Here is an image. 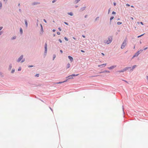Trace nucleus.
<instances>
[{
	"label": "nucleus",
	"instance_id": "1",
	"mask_svg": "<svg viewBox=\"0 0 148 148\" xmlns=\"http://www.w3.org/2000/svg\"><path fill=\"white\" fill-rule=\"evenodd\" d=\"M112 40V38L111 37L108 38V40L105 41V43L107 44L110 43Z\"/></svg>",
	"mask_w": 148,
	"mask_h": 148
},
{
	"label": "nucleus",
	"instance_id": "2",
	"mask_svg": "<svg viewBox=\"0 0 148 148\" xmlns=\"http://www.w3.org/2000/svg\"><path fill=\"white\" fill-rule=\"evenodd\" d=\"M126 42H127L126 40H124L123 42V43L122 44L121 47V48L122 49L124 48L125 47V46L126 45Z\"/></svg>",
	"mask_w": 148,
	"mask_h": 148
},
{
	"label": "nucleus",
	"instance_id": "3",
	"mask_svg": "<svg viewBox=\"0 0 148 148\" xmlns=\"http://www.w3.org/2000/svg\"><path fill=\"white\" fill-rule=\"evenodd\" d=\"M143 51V50H140L138 51L137 53H136L133 56V58H134L135 57H137L138 56V55L139 54L140 52H142Z\"/></svg>",
	"mask_w": 148,
	"mask_h": 148
},
{
	"label": "nucleus",
	"instance_id": "4",
	"mask_svg": "<svg viewBox=\"0 0 148 148\" xmlns=\"http://www.w3.org/2000/svg\"><path fill=\"white\" fill-rule=\"evenodd\" d=\"M131 67H126L125 68L123 69V70H121V71H118V72L119 73L123 72L125 71H126V70H128L129 69H131Z\"/></svg>",
	"mask_w": 148,
	"mask_h": 148
},
{
	"label": "nucleus",
	"instance_id": "5",
	"mask_svg": "<svg viewBox=\"0 0 148 148\" xmlns=\"http://www.w3.org/2000/svg\"><path fill=\"white\" fill-rule=\"evenodd\" d=\"M78 75V74L75 75V74H72L71 75L69 76L68 77H70L69 79H73V76H76Z\"/></svg>",
	"mask_w": 148,
	"mask_h": 148
},
{
	"label": "nucleus",
	"instance_id": "6",
	"mask_svg": "<svg viewBox=\"0 0 148 148\" xmlns=\"http://www.w3.org/2000/svg\"><path fill=\"white\" fill-rule=\"evenodd\" d=\"M23 58V55H21L19 57V58L18 59V60H17V62H20L21 60Z\"/></svg>",
	"mask_w": 148,
	"mask_h": 148
},
{
	"label": "nucleus",
	"instance_id": "7",
	"mask_svg": "<svg viewBox=\"0 0 148 148\" xmlns=\"http://www.w3.org/2000/svg\"><path fill=\"white\" fill-rule=\"evenodd\" d=\"M47 51V43H45V52L46 53Z\"/></svg>",
	"mask_w": 148,
	"mask_h": 148
},
{
	"label": "nucleus",
	"instance_id": "8",
	"mask_svg": "<svg viewBox=\"0 0 148 148\" xmlns=\"http://www.w3.org/2000/svg\"><path fill=\"white\" fill-rule=\"evenodd\" d=\"M116 67V66H112L110 67H108V68L110 69H112Z\"/></svg>",
	"mask_w": 148,
	"mask_h": 148
},
{
	"label": "nucleus",
	"instance_id": "9",
	"mask_svg": "<svg viewBox=\"0 0 148 148\" xmlns=\"http://www.w3.org/2000/svg\"><path fill=\"white\" fill-rule=\"evenodd\" d=\"M68 58L70 59V60H71V62H72L73 61V58L72 57H71L70 56H69Z\"/></svg>",
	"mask_w": 148,
	"mask_h": 148
},
{
	"label": "nucleus",
	"instance_id": "10",
	"mask_svg": "<svg viewBox=\"0 0 148 148\" xmlns=\"http://www.w3.org/2000/svg\"><path fill=\"white\" fill-rule=\"evenodd\" d=\"M106 65V64H102L101 65H98V66L99 67L101 66H105Z\"/></svg>",
	"mask_w": 148,
	"mask_h": 148
},
{
	"label": "nucleus",
	"instance_id": "11",
	"mask_svg": "<svg viewBox=\"0 0 148 148\" xmlns=\"http://www.w3.org/2000/svg\"><path fill=\"white\" fill-rule=\"evenodd\" d=\"M106 72L109 73L110 72L109 71H103L100 72V73H106Z\"/></svg>",
	"mask_w": 148,
	"mask_h": 148
},
{
	"label": "nucleus",
	"instance_id": "12",
	"mask_svg": "<svg viewBox=\"0 0 148 148\" xmlns=\"http://www.w3.org/2000/svg\"><path fill=\"white\" fill-rule=\"evenodd\" d=\"M70 64L69 63H68L67 65V68H69L70 67Z\"/></svg>",
	"mask_w": 148,
	"mask_h": 148
},
{
	"label": "nucleus",
	"instance_id": "13",
	"mask_svg": "<svg viewBox=\"0 0 148 148\" xmlns=\"http://www.w3.org/2000/svg\"><path fill=\"white\" fill-rule=\"evenodd\" d=\"M67 79L66 80V81H64L63 82H59L58 83H57V84H61V83H64V82H66L67 81Z\"/></svg>",
	"mask_w": 148,
	"mask_h": 148
},
{
	"label": "nucleus",
	"instance_id": "14",
	"mask_svg": "<svg viewBox=\"0 0 148 148\" xmlns=\"http://www.w3.org/2000/svg\"><path fill=\"white\" fill-rule=\"evenodd\" d=\"M68 14L71 16H72L73 15V14L71 12L68 13Z\"/></svg>",
	"mask_w": 148,
	"mask_h": 148
},
{
	"label": "nucleus",
	"instance_id": "15",
	"mask_svg": "<svg viewBox=\"0 0 148 148\" xmlns=\"http://www.w3.org/2000/svg\"><path fill=\"white\" fill-rule=\"evenodd\" d=\"M136 66V65H134L133 66L132 68V69H131V70L132 71L135 68V67Z\"/></svg>",
	"mask_w": 148,
	"mask_h": 148
},
{
	"label": "nucleus",
	"instance_id": "16",
	"mask_svg": "<svg viewBox=\"0 0 148 148\" xmlns=\"http://www.w3.org/2000/svg\"><path fill=\"white\" fill-rule=\"evenodd\" d=\"M25 23L26 26L27 27V21L25 20Z\"/></svg>",
	"mask_w": 148,
	"mask_h": 148
},
{
	"label": "nucleus",
	"instance_id": "17",
	"mask_svg": "<svg viewBox=\"0 0 148 148\" xmlns=\"http://www.w3.org/2000/svg\"><path fill=\"white\" fill-rule=\"evenodd\" d=\"M20 32L21 34L23 33V30L22 28H21L20 29Z\"/></svg>",
	"mask_w": 148,
	"mask_h": 148
},
{
	"label": "nucleus",
	"instance_id": "18",
	"mask_svg": "<svg viewBox=\"0 0 148 148\" xmlns=\"http://www.w3.org/2000/svg\"><path fill=\"white\" fill-rule=\"evenodd\" d=\"M122 23L120 22H118L117 23V24L118 25H119L121 24Z\"/></svg>",
	"mask_w": 148,
	"mask_h": 148
},
{
	"label": "nucleus",
	"instance_id": "19",
	"mask_svg": "<svg viewBox=\"0 0 148 148\" xmlns=\"http://www.w3.org/2000/svg\"><path fill=\"white\" fill-rule=\"evenodd\" d=\"M113 18H114L113 16H111L110 18V20L111 21V20L113 19Z\"/></svg>",
	"mask_w": 148,
	"mask_h": 148
},
{
	"label": "nucleus",
	"instance_id": "20",
	"mask_svg": "<svg viewBox=\"0 0 148 148\" xmlns=\"http://www.w3.org/2000/svg\"><path fill=\"white\" fill-rule=\"evenodd\" d=\"M64 39H65V40L66 41H68V39L67 38H66V37H64Z\"/></svg>",
	"mask_w": 148,
	"mask_h": 148
},
{
	"label": "nucleus",
	"instance_id": "21",
	"mask_svg": "<svg viewBox=\"0 0 148 148\" xmlns=\"http://www.w3.org/2000/svg\"><path fill=\"white\" fill-rule=\"evenodd\" d=\"M144 34H142V35H140V36H138V38H139V37H141V36H143V35Z\"/></svg>",
	"mask_w": 148,
	"mask_h": 148
},
{
	"label": "nucleus",
	"instance_id": "22",
	"mask_svg": "<svg viewBox=\"0 0 148 148\" xmlns=\"http://www.w3.org/2000/svg\"><path fill=\"white\" fill-rule=\"evenodd\" d=\"M80 0H76V3H77Z\"/></svg>",
	"mask_w": 148,
	"mask_h": 148
},
{
	"label": "nucleus",
	"instance_id": "23",
	"mask_svg": "<svg viewBox=\"0 0 148 148\" xmlns=\"http://www.w3.org/2000/svg\"><path fill=\"white\" fill-rule=\"evenodd\" d=\"M9 67H10V69H11L12 67V65H10V66H9Z\"/></svg>",
	"mask_w": 148,
	"mask_h": 148
},
{
	"label": "nucleus",
	"instance_id": "24",
	"mask_svg": "<svg viewBox=\"0 0 148 148\" xmlns=\"http://www.w3.org/2000/svg\"><path fill=\"white\" fill-rule=\"evenodd\" d=\"M57 34L59 35H60V33L59 32H57Z\"/></svg>",
	"mask_w": 148,
	"mask_h": 148
},
{
	"label": "nucleus",
	"instance_id": "25",
	"mask_svg": "<svg viewBox=\"0 0 148 148\" xmlns=\"http://www.w3.org/2000/svg\"><path fill=\"white\" fill-rule=\"evenodd\" d=\"M14 72V70H12V73H13Z\"/></svg>",
	"mask_w": 148,
	"mask_h": 148
},
{
	"label": "nucleus",
	"instance_id": "26",
	"mask_svg": "<svg viewBox=\"0 0 148 148\" xmlns=\"http://www.w3.org/2000/svg\"><path fill=\"white\" fill-rule=\"evenodd\" d=\"M21 70V67L19 68L18 69V71H20Z\"/></svg>",
	"mask_w": 148,
	"mask_h": 148
},
{
	"label": "nucleus",
	"instance_id": "27",
	"mask_svg": "<svg viewBox=\"0 0 148 148\" xmlns=\"http://www.w3.org/2000/svg\"><path fill=\"white\" fill-rule=\"evenodd\" d=\"M115 13H115V12H112V14H115Z\"/></svg>",
	"mask_w": 148,
	"mask_h": 148
},
{
	"label": "nucleus",
	"instance_id": "28",
	"mask_svg": "<svg viewBox=\"0 0 148 148\" xmlns=\"http://www.w3.org/2000/svg\"><path fill=\"white\" fill-rule=\"evenodd\" d=\"M36 76V77H38L39 76V74H36V75H35Z\"/></svg>",
	"mask_w": 148,
	"mask_h": 148
},
{
	"label": "nucleus",
	"instance_id": "29",
	"mask_svg": "<svg viewBox=\"0 0 148 148\" xmlns=\"http://www.w3.org/2000/svg\"><path fill=\"white\" fill-rule=\"evenodd\" d=\"M59 41H60V42H61H61H62V41L61 40H60V39L59 40Z\"/></svg>",
	"mask_w": 148,
	"mask_h": 148
},
{
	"label": "nucleus",
	"instance_id": "30",
	"mask_svg": "<svg viewBox=\"0 0 148 148\" xmlns=\"http://www.w3.org/2000/svg\"><path fill=\"white\" fill-rule=\"evenodd\" d=\"M58 29H59V30L60 31H61V30H62L60 28V27H59V28H58Z\"/></svg>",
	"mask_w": 148,
	"mask_h": 148
},
{
	"label": "nucleus",
	"instance_id": "31",
	"mask_svg": "<svg viewBox=\"0 0 148 148\" xmlns=\"http://www.w3.org/2000/svg\"><path fill=\"white\" fill-rule=\"evenodd\" d=\"M64 23L65 24H66V25H68V23H67L66 22H64Z\"/></svg>",
	"mask_w": 148,
	"mask_h": 148
},
{
	"label": "nucleus",
	"instance_id": "32",
	"mask_svg": "<svg viewBox=\"0 0 148 148\" xmlns=\"http://www.w3.org/2000/svg\"><path fill=\"white\" fill-rule=\"evenodd\" d=\"M113 4H114V5H115H115H116V3H115V2H114V3H113Z\"/></svg>",
	"mask_w": 148,
	"mask_h": 148
},
{
	"label": "nucleus",
	"instance_id": "33",
	"mask_svg": "<svg viewBox=\"0 0 148 148\" xmlns=\"http://www.w3.org/2000/svg\"><path fill=\"white\" fill-rule=\"evenodd\" d=\"M126 5L127 6H130V5H129V4H127Z\"/></svg>",
	"mask_w": 148,
	"mask_h": 148
},
{
	"label": "nucleus",
	"instance_id": "34",
	"mask_svg": "<svg viewBox=\"0 0 148 148\" xmlns=\"http://www.w3.org/2000/svg\"><path fill=\"white\" fill-rule=\"evenodd\" d=\"M3 27H0V30L2 29Z\"/></svg>",
	"mask_w": 148,
	"mask_h": 148
},
{
	"label": "nucleus",
	"instance_id": "35",
	"mask_svg": "<svg viewBox=\"0 0 148 148\" xmlns=\"http://www.w3.org/2000/svg\"><path fill=\"white\" fill-rule=\"evenodd\" d=\"M16 38V37H14L12 38V39H15V38Z\"/></svg>",
	"mask_w": 148,
	"mask_h": 148
},
{
	"label": "nucleus",
	"instance_id": "36",
	"mask_svg": "<svg viewBox=\"0 0 148 148\" xmlns=\"http://www.w3.org/2000/svg\"><path fill=\"white\" fill-rule=\"evenodd\" d=\"M1 6H2V4H1V3L0 2V6L1 7Z\"/></svg>",
	"mask_w": 148,
	"mask_h": 148
},
{
	"label": "nucleus",
	"instance_id": "37",
	"mask_svg": "<svg viewBox=\"0 0 148 148\" xmlns=\"http://www.w3.org/2000/svg\"><path fill=\"white\" fill-rule=\"evenodd\" d=\"M43 20L46 23H47L45 19H44Z\"/></svg>",
	"mask_w": 148,
	"mask_h": 148
},
{
	"label": "nucleus",
	"instance_id": "38",
	"mask_svg": "<svg viewBox=\"0 0 148 148\" xmlns=\"http://www.w3.org/2000/svg\"><path fill=\"white\" fill-rule=\"evenodd\" d=\"M55 1H56V0H54L52 1V3H53L55 2Z\"/></svg>",
	"mask_w": 148,
	"mask_h": 148
},
{
	"label": "nucleus",
	"instance_id": "39",
	"mask_svg": "<svg viewBox=\"0 0 148 148\" xmlns=\"http://www.w3.org/2000/svg\"><path fill=\"white\" fill-rule=\"evenodd\" d=\"M147 49V47H146L144 49V50H145Z\"/></svg>",
	"mask_w": 148,
	"mask_h": 148
},
{
	"label": "nucleus",
	"instance_id": "40",
	"mask_svg": "<svg viewBox=\"0 0 148 148\" xmlns=\"http://www.w3.org/2000/svg\"><path fill=\"white\" fill-rule=\"evenodd\" d=\"M60 52L62 53H63V51H62V50H60Z\"/></svg>",
	"mask_w": 148,
	"mask_h": 148
},
{
	"label": "nucleus",
	"instance_id": "41",
	"mask_svg": "<svg viewBox=\"0 0 148 148\" xmlns=\"http://www.w3.org/2000/svg\"><path fill=\"white\" fill-rule=\"evenodd\" d=\"M131 19L132 20H133L134 19V18H133L132 17H131Z\"/></svg>",
	"mask_w": 148,
	"mask_h": 148
},
{
	"label": "nucleus",
	"instance_id": "42",
	"mask_svg": "<svg viewBox=\"0 0 148 148\" xmlns=\"http://www.w3.org/2000/svg\"><path fill=\"white\" fill-rule=\"evenodd\" d=\"M140 24H141L142 25H143V22H140Z\"/></svg>",
	"mask_w": 148,
	"mask_h": 148
},
{
	"label": "nucleus",
	"instance_id": "43",
	"mask_svg": "<svg viewBox=\"0 0 148 148\" xmlns=\"http://www.w3.org/2000/svg\"><path fill=\"white\" fill-rule=\"evenodd\" d=\"M146 78H147V80H148V76H146Z\"/></svg>",
	"mask_w": 148,
	"mask_h": 148
},
{
	"label": "nucleus",
	"instance_id": "44",
	"mask_svg": "<svg viewBox=\"0 0 148 148\" xmlns=\"http://www.w3.org/2000/svg\"><path fill=\"white\" fill-rule=\"evenodd\" d=\"M101 54H102V55L103 56H104V54L103 53H101Z\"/></svg>",
	"mask_w": 148,
	"mask_h": 148
},
{
	"label": "nucleus",
	"instance_id": "45",
	"mask_svg": "<svg viewBox=\"0 0 148 148\" xmlns=\"http://www.w3.org/2000/svg\"><path fill=\"white\" fill-rule=\"evenodd\" d=\"M55 31H56V30H55V29H53V32H55Z\"/></svg>",
	"mask_w": 148,
	"mask_h": 148
},
{
	"label": "nucleus",
	"instance_id": "46",
	"mask_svg": "<svg viewBox=\"0 0 148 148\" xmlns=\"http://www.w3.org/2000/svg\"><path fill=\"white\" fill-rule=\"evenodd\" d=\"M25 61V59H24L21 62H23Z\"/></svg>",
	"mask_w": 148,
	"mask_h": 148
},
{
	"label": "nucleus",
	"instance_id": "47",
	"mask_svg": "<svg viewBox=\"0 0 148 148\" xmlns=\"http://www.w3.org/2000/svg\"><path fill=\"white\" fill-rule=\"evenodd\" d=\"M56 57V56H54L53 57V60Z\"/></svg>",
	"mask_w": 148,
	"mask_h": 148
},
{
	"label": "nucleus",
	"instance_id": "48",
	"mask_svg": "<svg viewBox=\"0 0 148 148\" xmlns=\"http://www.w3.org/2000/svg\"><path fill=\"white\" fill-rule=\"evenodd\" d=\"M81 51L82 52H84V51H83V50H81Z\"/></svg>",
	"mask_w": 148,
	"mask_h": 148
},
{
	"label": "nucleus",
	"instance_id": "49",
	"mask_svg": "<svg viewBox=\"0 0 148 148\" xmlns=\"http://www.w3.org/2000/svg\"><path fill=\"white\" fill-rule=\"evenodd\" d=\"M84 9V8H82V10H83Z\"/></svg>",
	"mask_w": 148,
	"mask_h": 148
},
{
	"label": "nucleus",
	"instance_id": "50",
	"mask_svg": "<svg viewBox=\"0 0 148 148\" xmlns=\"http://www.w3.org/2000/svg\"><path fill=\"white\" fill-rule=\"evenodd\" d=\"M137 23L138 24H139V23H139V22H137Z\"/></svg>",
	"mask_w": 148,
	"mask_h": 148
},
{
	"label": "nucleus",
	"instance_id": "51",
	"mask_svg": "<svg viewBox=\"0 0 148 148\" xmlns=\"http://www.w3.org/2000/svg\"><path fill=\"white\" fill-rule=\"evenodd\" d=\"M82 36L84 37V38H85V36L84 35H82Z\"/></svg>",
	"mask_w": 148,
	"mask_h": 148
},
{
	"label": "nucleus",
	"instance_id": "52",
	"mask_svg": "<svg viewBox=\"0 0 148 148\" xmlns=\"http://www.w3.org/2000/svg\"><path fill=\"white\" fill-rule=\"evenodd\" d=\"M131 7H132V8H134V6L133 5H132L131 6Z\"/></svg>",
	"mask_w": 148,
	"mask_h": 148
},
{
	"label": "nucleus",
	"instance_id": "53",
	"mask_svg": "<svg viewBox=\"0 0 148 148\" xmlns=\"http://www.w3.org/2000/svg\"><path fill=\"white\" fill-rule=\"evenodd\" d=\"M29 67H32L33 66H29Z\"/></svg>",
	"mask_w": 148,
	"mask_h": 148
},
{
	"label": "nucleus",
	"instance_id": "54",
	"mask_svg": "<svg viewBox=\"0 0 148 148\" xmlns=\"http://www.w3.org/2000/svg\"><path fill=\"white\" fill-rule=\"evenodd\" d=\"M73 38L74 39H75V38L74 37H73Z\"/></svg>",
	"mask_w": 148,
	"mask_h": 148
},
{
	"label": "nucleus",
	"instance_id": "55",
	"mask_svg": "<svg viewBox=\"0 0 148 148\" xmlns=\"http://www.w3.org/2000/svg\"><path fill=\"white\" fill-rule=\"evenodd\" d=\"M110 9H109V11H110Z\"/></svg>",
	"mask_w": 148,
	"mask_h": 148
},
{
	"label": "nucleus",
	"instance_id": "56",
	"mask_svg": "<svg viewBox=\"0 0 148 148\" xmlns=\"http://www.w3.org/2000/svg\"><path fill=\"white\" fill-rule=\"evenodd\" d=\"M119 19H119H119H118V20H119Z\"/></svg>",
	"mask_w": 148,
	"mask_h": 148
},
{
	"label": "nucleus",
	"instance_id": "57",
	"mask_svg": "<svg viewBox=\"0 0 148 148\" xmlns=\"http://www.w3.org/2000/svg\"><path fill=\"white\" fill-rule=\"evenodd\" d=\"M77 7V6H76V7Z\"/></svg>",
	"mask_w": 148,
	"mask_h": 148
}]
</instances>
